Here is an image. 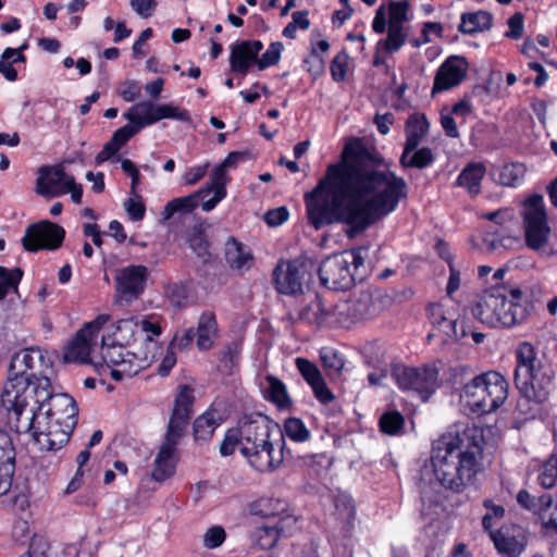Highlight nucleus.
Instances as JSON below:
<instances>
[{"instance_id":"nucleus-1","label":"nucleus","mask_w":557,"mask_h":557,"mask_svg":"<svg viewBox=\"0 0 557 557\" xmlns=\"http://www.w3.org/2000/svg\"><path fill=\"white\" fill-rule=\"evenodd\" d=\"M307 216L320 230L345 223L360 232L383 214V159L367 137L349 138L336 163L305 194Z\"/></svg>"},{"instance_id":"nucleus-2","label":"nucleus","mask_w":557,"mask_h":557,"mask_svg":"<svg viewBox=\"0 0 557 557\" xmlns=\"http://www.w3.org/2000/svg\"><path fill=\"white\" fill-rule=\"evenodd\" d=\"M18 401L9 413L17 433H27L40 450L60 449L77 423L76 401L67 394H53L50 380L39 377L36 393Z\"/></svg>"},{"instance_id":"nucleus-3","label":"nucleus","mask_w":557,"mask_h":557,"mask_svg":"<svg viewBox=\"0 0 557 557\" xmlns=\"http://www.w3.org/2000/svg\"><path fill=\"white\" fill-rule=\"evenodd\" d=\"M483 430L458 422L432 443L431 463L436 481L445 490L462 492L481 470Z\"/></svg>"},{"instance_id":"nucleus-4","label":"nucleus","mask_w":557,"mask_h":557,"mask_svg":"<svg viewBox=\"0 0 557 557\" xmlns=\"http://www.w3.org/2000/svg\"><path fill=\"white\" fill-rule=\"evenodd\" d=\"M515 383L521 394L517 410L534 417L539 406L548 400L554 384L552 369L536 359L531 344L523 343L517 349Z\"/></svg>"},{"instance_id":"nucleus-5","label":"nucleus","mask_w":557,"mask_h":557,"mask_svg":"<svg viewBox=\"0 0 557 557\" xmlns=\"http://www.w3.org/2000/svg\"><path fill=\"white\" fill-rule=\"evenodd\" d=\"M472 314L493 327H511L529 315V305L519 288L495 284L481 295Z\"/></svg>"},{"instance_id":"nucleus-6","label":"nucleus","mask_w":557,"mask_h":557,"mask_svg":"<svg viewBox=\"0 0 557 557\" xmlns=\"http://www.w3.org/2000/svg\"><path fill=\"white\" fill-rule=\"evenodd\" d=\"M272 429L271 421L260 413L246 417L238 426L242 454L261 472L274 469L283 459V453L275 451L269 441Z\"/></svg>"},{"instance_id":"nucleus-7","label":"nucleus","mask_w":557,"mask_h":557,"mask_svg":"<svg viewBox=\"0 0 557 557\" xmlns=\"http://www.w3.org/2000/svg\"><path fill=\"white\" fill-rule=\"evenodd\" d=\"M508 397V382L490 371L473 377L460 392V403L471 413L486 414L498 409Z\"/></svg>"},{"instance_id":"nucleus-8","label":"nucleus","mask_w":557,"mask_h":557,"mask_svg":"<svg viewBox=\"0 0 557 557\" xmlns=\"http://www.w3.org/2000/svg\"><path fill=\"white\" fill-rule=\"evenodd\" d=\"M36 358L40 356L33 349H22L12 356L9 377L0 396L1 405L7 411L16 407L18 401L25 404V399L36 393L40 376L28 373L34 368Z\"/></svg>"},{"instance_id":"nucleus-9","label":"nucleus","mask_w":557,"mask_h":557,"mask_svg":"<svg viewBox=\"0 0 557 557\" xmlns=\"http://www.w3.org/2000/svg\"><path fill=\"white\" fill-rule=\"evenodd\" d=\"M161 326L157 320L150 317H129L119 320L112 332L107 336L119 345H135L138 349L139 359L157 357V337L161 335Z\"/></svg>"},{"instance_id":"nucleus-10","label":"nucleus","mask_w":557,"mask_h":557,"mask_svg":"<svg viewBox=\"0 0 557 557\" xmlns=\"http://www.w3.org/2000/svg\"><path fill=\"white\" fill-rule=\"evenodd\" d=\"M126 345L113 344L110 336H103L101 341V362H98L99 371H109L111 377L121 381L125 377L136 375L156 359L150 357L146 360L139 359L138 349L125 350Z\"/></svg>"},{"instance_id":"nucleus-11","label":"nucleus","mask_w":557,"mask_h":557,"mask_svg":"<svg viewBox=\"0 0 557 557\" xmlns=\"http://www.w3.org/2000/svg\"><path fill=\"white\" fill-rule=\"evenodd\" d=\"M522 226L528 248L541 252L548 245L552 228L548 224L544 198L533 195L522 206Z\"/></svg>"},{"instance_id":"nucleus-12","label":"nucleus","mask_w":557,"mask_h":557,"mask_svg":"<svg viewBox=\"0 0 557 557\" xmlns=\"http://www.w3.org/2000/svg\"><path fill=\"white\" fill-rule=\"evenodd\" d=\"M362 258L356 251H344L327 257L319 268V277L323 286L333 290H347L354 286L355 271Z\"/></svg>"},{"instance_id":"nucleus-13","label":"nucleus","mask_w":557,"mask_h":557,"mask_svg":"<svg viewBox=\"0 0 557 557\" xmlns=\"http://www.w3.org/2000/svg\"><path fill=\"white\" fill-rule=\"evenodd\" d=\"M110 321L109 314H99L96 319L87 322L74 338L66 345L63 352L65 362L92 363L98 368V362L91 357L97 345L98 333L101 327Z\"/></svg>"},{"instance_id":"nucleus-14","label":"nucleus","mask_w":557,"mask_h":557,"mask_svg":"<svg viewBox=\"0 0 557 557\" xmlns=\"http://www.w3.org/2000/svg\"><path fill=\"white\" fill-rule=\"evenodd\" d=\"M410 2L408 0L389 1L385 16V53L398 51L410 35Z\"/></svg>"},{"instance_id":"nucleus-15","label":"nucleus","mask_w":557,"mask_h":557,"mask_svg":"<svg viewBox=\"0 0 557 557\" xmlns=\"http://www.w3.org/2000/svg\"><path fill=\"white\" fill-rule=\"evenodd\" d=\"M148 269L141 264H131L116 270L115 302L124 306L137 299L144 292Z\"/></svg>"},{"instance_id":"nucleus-16","label":"nucleus","mask_w":557,"mask_h":557,"mask_svg":"<svg viewBox=\"0 0 557 557\" xmlns=\"http://www.w3.org/2000/svg\"><path fill=\"white\" fill-rule=\"evenodd\" d=\"M64 236L63 227L50 221H41L26 228L22 243L28 251L54 250L62 245Z\"/></svg>"},{"instance_id":"nucleus-17","label":"nucleus","mask_w":557,"mask_h":557,"mask_svg":"<svg viewBox=\"0 0 557 557\" xmlns=\"http://www.w3.org/2000/svg\"><path fill=\"white\" fill-rule=\"evenodd\" d=\"M298 529V518L295 515H285L277 521H265L257 527L252 537L260 548L271 549L281 537L292 536Z\"/></svg>"},{"instance_id":"nucleus-18","label":"nucleus","mask_w":557,"mask_h":557,"mask_svg":"<svg viewBox=\"0 0 557 557\" xmlns=\"http://www.w3.org/2000/svg\"><path fill=\"white\" fill-rule=\"evenodd\" d=\"M73 176L67 174L62 165H45L38 170L36 193L46 198L67 194Z\"/></svg>"},{"instance_id":"nucleus-19","label":"nucleus","mask_w":557,"mask_h":557,"mask_svg":"<svg viewBox=\"0 0 557 557\" xmlns=\"http://www.w3.org/2000/svg\"><path fill=\"white\" fill-rule=\"evenodd\" d=\"M194 388L188 385L180 386L174 399V406L169 420L166 434L181 438L183 437L184 431L194 412Z\"/></svg>"},{"instance_id":"nucleus-20","label":"nucleus","mask_w":557,"mask_h":557,"mask_svg":"<svg viewBox=\"0 0 557 557\" xmlns=\"http://www.w3.org/2000/svg\"><path fill=\"white\" fill-rule=\"evenodd\" d=\"M468 61L460 55L448 57L437 69L432 87V95L458 86L467 76Z\"/></svg>"},{"instance_id":"nucleus-21","label":"nucleus","mask_w":557,"mask_h":557,"mask_svg":"<svg viewBox=\"0 0 557 557\" xmlns=\"http://www.w3.org/2000/svg\"><path fill=\"white\" fill-rule=\"evenodd\" d=\"M181 437L166 434L156 455L152 465L151 479L156 482H163L175 473L178 461L177 444Z\"/></svg>"},{"instance_id":"nucleus-22","label":"nucleus","mask_w":557,"mask_h":557,"mask_svg":"<svg viewBox=\"0 0 557 557\" xmlns=\"http://www.w3.org/2000/svg\"><path fill=\"white\" fill-rule=\"evenodd\" d=\"M245 154L243 152L234 151L230 152L226 158L212 171L210 181L208 184L214 189V195L202 203V210L209 212L215 208V206L226 197V184L228 177L226 170L236 166V164L244 160Z\"/></svg>"},{"instance_id":"nucleus-23","label":"nucleus","mask_w":557,"mask_h":557,"mask_svg":"<svg viewBox=\"0 0 557 557\" xmlns=\"http://www.w3.org/2000/svg\"><path fill=\"white\" fill-rule=\"evenodd\" d=\"M492 539L497 550L508 557L520 556L527 545L524 531L519 525L503 527Z\"/></svg>"},{"instance_id":"nucleus-24","label":"nucleus","mask_w":557,"mask_h":557,"mask_svg":"<svg viewBox=\"0 0 557 557\" xmlns=\"http://www.w3.org/2000/svg\"><path fill=\"white\" fill-rule=\"evenodd\" d=\"M273 276L275 287L281 294L293 295L302 290L304 272L296 261L278 263Z\"/></svg>"},{"instance_id":"nucleus-25","label":"nucleus","mask_w":557,"mask_h":557,"mask_svg":"<svg viewBox=\"0 0 557 557\" xmlns=\"http://www.w3.org/2000/svg\"><path fill=\"white\" fill-rule=\"evenodd\" d=\"M262 48L263 45L260 40H243L234 45L230 55L232 71L245 76L250 65L259 59L258 54Z\"/></svg>"},{"instance_id":"nucleus-26","label":"nucleus","mask_w":557,"mask_h":557,"mask_svg":"<svg viewBox=\"0 0 557 557\" xmlns=\"http://www.w3.org/2000/svg\"><path fill=\"white\" fill-rule=\"evenodd\" d=\"M295 363L301 376L311 386L314 396L322 404H327L334 399L333 393L326 386L320 370L314 363L301 357L296 358Z\"/></svg>"},{"instance_id":"nucleus-27","label":"nucleus","mask_w":557,"mask_h":557,"mask_svg":"<svg viewBox=\"0 0 557 557\" xmlns=\"http://www.w3.org/2000/svg\"><path fill=\"white\" fill-rule=\"evenodd\" d=\"M15 469V449L8 432L0 430V495L5 494Z\"/></svg>"},{"instance_id":"nucleus-28","label":"nucleus","mask_w":557,"mask_h":557,"mask_svg":"<svg viewBox=\"0 0 557 557\" xmlns=\"http://www.w3.org/2000/svg\"><path fill=\"white\" fill-rule=\"evenodd\" d=\"M411 382L409 389L419 394L421 399L426 401L438 387L437 369L433 366L414 368Z\"/></svg>"},{"instance_id":"nucleus-29","label":"nucleus","mask_w":557,"mask_h":557,"mask_svg":"<svg viewBox=\"0 0 557 557\" xmlns=\"http://www.w3.org/2000/svg\"><path fill=\"white\" fill-rule=\"evenodd\" d=\"M333 307L326 306L322 298L314 294L312 298L300 309L299 319L317 326L331 324Z\"/></svg>"},{"instance_id":"nucleus-30","label":"nucleus","mask_w":557,"mask_h":557,"mask_svg":"<svg viewBox=\"0 0 557 557\" xmlns=\"http://www.w3.org/2000/svg\"><path fill=\"white\" fill-rule=\"evenodd\" d=\"M159 104L145 100L132 106L124 117L139 132L148 125L159 122Z\"/></svg>"},{"instance_id":"nucleus-31","label":"nucleus","mask_w":557,"mask_h":557,"mask_svg":"<svg viewBox=\"0 0 557 557\" xmlns=\"http://www.w3.org/2000/svg\"><path fill=\"white\" fill-rule=\"evenodd\" d=\"M224 256L230 268L238 272L248 270L253 262L250 249L234 237L225 242Z\"/></svg>"},{"instance_id":"nucleus-32","label":"nucleus","mask_w":557,"mask_h":557,"mask_svg":"<svg viewBox=\"0 0 557 557\" xmlns=\"http://www.w3.org/2000/svg\"><path fill=\"white\" fill-rule=\"evenodd\" d=\"M212 193L214 194V189L207 183L202 188L189 196L173 199L164 208L165 219H170L176 212L194 210L198 206L199 199L202 200V205L206 200L210 199L208 197Z\"/></svg>"},{"instance_id":"nucleus-33","label":"nucleus","mask_w":557,"mask_h":557,"mask_svg":"<svg viewBox=\"0 0 557 557\" xmlns=\"http://www.w3.org/2000/svg\"><path fill=\"white\" fill-rule=\"evenodd\" d=\"M197 347L200 350L210 349L218 337V322L214 312L205 311L197 324Z\"/></svg>"},{"instance_id":"nucleus-34","label":"nucleus","mask_w":557,"mask_h":557,"mask_svg":"<svg viewBox=\"0 0 557 557\" xmlns=\"http://www.w3.org/2000/svg\"><path fill=\"white\" fill-rule=\"evenodd\" d=\"M407 197V184L404 178L385 171V215L394 211L398 202Z\"/></svg>"},{"instance_id":"nucleus-35","label":"nucleus","mask_w":557,"mask_h":557,"mask_svg":"<svg viewBox=\"0 0 557 557\" xmlns=\"http://www.w3.org/2000/svg\"><path fill=\"white\" fill-rule=\"evenodd\" d=\"M250 510L267 518V521H277L282 516L293 515L286 502L275 498H260L251 505Z\"/></svg>"},{"instance_id":"nucleus-36","label":"nucleus","mask_w":557,"mask_h":557,"mask_svg":"<svg viewBox=\"0 0 557 557\" xmlns=\"http://www.w3.org/2000/svg\"><path fill=\"white\" fill-rule=\"evenodd\" d=\"M221 416L216 410L209 409L199 416L194 422V435L196 441H208L214 430L221 424Z\"/></svg>"},{"instance_id":"nucleus-37","label":"nucleus","mask_w":557,"mask_h":557,"mask_svg":"<svg viewBox=\"0 0 557 557\" xmlns=\"http://www.w3.org/2000/svg\"><path fill=\"white\" fill-rule=\"evenodd\" d=\"M485 174V166L482 163L468 164L459 174L457 185L466 188L470 195L480 193V184Z\"/></svg>"},{"instance_id":"nucleus-38","label":"nucleus","mask_w":557,"mask_h":557,"mask_svg":"<svg viewBox=\"0 0 557 557\" xmlns=\"http://www.w3.org/2000/svg\"><path fill=\"white\" fill-rule=\"evenodd\" d=\"M492 23L493 16L486 11L463 13L458 29L463 34H473L490 29Z\"/></svg>"},{"instance_id":"nucleus-39","label":"nucleus","mask_w":557,"mask_h":557,"mask_svg":"<svg viewBox=\"0 0 557 557\" xmlns=\"http://www.w3.org/2000/svg\"><path fill=\"white\" fill-rule=\"evenodd\" d=\"M27 48L24 44L20 48H5L0 57V73L9 82H15L17 79V72L13 67L15 63H24L26 57L22 53Z\"/></svg>"},{"instance_id":"nucleus-40","label":"nucleus","mask_w":557,"mask_h":557,"mask_svg":"<svg viewBox=\"0 0 557 557\" xmlns=\"http://www.w3.org/2000/svg\"><path fill=\"white\" fill-rule=\"evenodd\" d=\"M187 242L190 249L202 259L203 262H208L211 253L209 250L210 244L206 235V226L202 223H197L191 226L187 232Z\"/></svg>"},{"instance_id":"nucleus-41","label":"nucleus","mask_w":557,"mask_h":557,"mask_svg":"<svg viewBox=\"0 0 557 557\" xmlns=\"http://www.w3.org/2000/svg\"><path fill=\"white\" fill-rule=\"evenodd\" d=\"M263 389L270 401L280 408L289 407L292 401L285 384L273 375H267Z\"/></svg>"},{"instance_id":"nucleus-42","label":"nucleus","mask_w":557,"mask_h":557,"mask_svg":"<svg viewBox=\"0 0 557 557\" xmlns=\"http://www.w3.org/2000/svg\"><path fill=\"white\" fill-rule=\"evenodd\" d=\"M517 500L519 505L539 515L541 519H543V516H547V511L553 505V498L549 494L534 497L527 491H520L517 495Z\"/></svg>"},{"instance_id":"nucleus-43","label":"nucleus","mask_w":557,"mask_h":557,"mask_svg":"<svg viewBox=\"0 0 557 557\" xmlns=\"http://www.w3.org/2000/svg\"><path fill=\"white\" fill-rule=\"evenodd\" d=\"M429 122L423 114H413L407 121V139L408 150H414L422 137L426 134Z\"/></svg>"},{"instance_id":"nucleus-44","label":"nucleus","mask_w":557,"mask_h":557,"mask_svg":"<svg viewBox=\"0 0 557 557\" xmlns=\"http://www.w3.org/2000/svg\"><path fill=\"white\" fill-rule=\"evenodd\" d=\"M434 156L430 148H421L414 150H408L405 145L404 152L400 157V163L404 168H417L423 169L433 163Z\"/></svg>"},{"instance_id":"nucleus-45","label":"nucleus","mask_w":557,"mask_h":557,"mask_svg":"<svg viewBox=\"0 0 557 557\" xmlns=\"http://www.w3.org/2000/svg\"><path fill=\"white\" fill-rule=\"evenodd\" d=\"M23 272L20 268L5 269L0 267V300L11 292L17 293V285L22 278Z\"/></svg>"},{"instance_id":"nucleus-46","label":"nucleus","mask_w":557,"mask_h":557,"mask_svg":"<svg viewBox=\"0 0 557 557\" xmlns=\"http://www.w3.org/2000/svg\"><path fill=\"white\" fill-rule=\"evenodd\" d=\"M282 435L294 442L304 443L310 438V431L299 418H288L284 422Z\"/></svg>"},{"instance_id":"nucleus-47","label":"nucleus","mask_w":557,"mask_h":557,"mask_svg":"<svg viewBox=\"0 0 557 557\" xmlns=\"http://www.w3.org/2000/svg\"><path fill=\"white\" fill-rule=\"evenodd\" d=\"M320 359L330 375L338 374L345 366L343 356L332 347H322L320 349Z\"/></svg>"},{"instance_id":"nucleus-48","label":"nucleus","mask_w":557,"mask_h":557,"mask_svg":"<svg viewBox=\"0 0 557 557\" xmlns=\"http://www.w3.org/2000/svg\"><path fill=\"white\" fill-rule=\"evenodd\" d=\"M539 483L544 488H552L557 483V455H550L541 467Z\"/></svg>"},{"instance_id":"nucleus-49","label":"nucleus","mask_w":557,"mask_h":557,"mask_svg":"<svg viewBox=\"0 0 557 557\" xmlns=\"http://www.w3.org/2000/svg\"><path fill=\"white\" fill-rule=\"evenodd\" d=\"M524 174V168L519 163L506 164L500 169L499 183L505 186H516Z\"/></svg>"},{"instance_id":"nucleus-50","label":"nucleus","mask_w":557,"mask_h":557,"mask_svg":"<svg viewBox=\"0 0 557 557\" xmlns=\"http://www.w3.org/2000/svg\"><path fill=\"white\" fill-rule=\"evenodd\" d=\"M428 312L431 323L442 332L446 329V324L455 318L454 314L440 304L430 305Z\"/></svg>"},{"instance_id":"nucleus-51","label":"nucleus","mask_w":557,"mask_h":557,"mask_svg":"<svg viewBox=\"0 0 557 557\" xmlns=\"http://www.w3.org/2000/svg\"><path fill=\"white\" fill-rule=\"evenodd\" d=\"M405 433V418L397 410L385 411V435L399 436Z\"/></svg>"},{"instance_id":"nucleus-52","label":"nucleus","mask_w":557,"mask_h":557,"mask_svg":"<svg viewBox=\"0 0 557 557\" xmlns=\"http://www.w3.org/2000/svg\"><path fill=\"white\" fill-rule=\"evenodd\" d=\"M283 49L284 46L281 41L272 42L267 49V51L262 53V55L258 60H256L258 69L264 70L269 66L277 64L281 59Z\"/></svg>"},{"instance_id":"nucleus-53","label":"nucleus","mask_w":557,"mask_h":557,"mask_svg":"<svg viewBox=\"0 0 557 557\" xmlns=\"http://www.w3.org/2000/svg\"><path fill=\"white\" fill-rule=\"evenodd\" d=\"M413 369L411 367H407L403 363H392L391 366V376L396 382V384L401 389H409L411 385V379L413 374Z\"/></svg>"},{"instance_id":"nucleus-54","label":"nucleus","mask_w":557,"mask_h":557,"mask_svg":"<svg viewBox=\"0 0 557 557\" xmlns=\"http://www.w3.org/2000/svg\"><path fill=\"white\" fill-rule=\"evenodd\" d=\"M334 505L339 518L349 522L355 517V507L349 495L341 493L335 496Z\"/></svg>"},{"instance_id":"nucleus-55","label":"nucleus","mask_w":557,"mask_h":557,"mask_svg":"<svg viewBox=\"0 0 557 557\" xmlns=\"http://www.w3.org/2000/svg\"><path fill=\"white\" fill-rule=\"evenodd\" d=\"M302 66L305 71L310 73L313 77H319L324 72L325 62L323 57L317 52V49L311 48V52L309 57L304 60Z\"/></svg>"},{"instance_id":"nucleus-56","label":"nucleus","mask_w":557,"mask_h":557,"mask_svg":"<svg viewBox=\"0 0 557 557\" xmlns=\"http://www.w3.org/2000/svg\"><path fill=\"white\" fill-rule=\"evenodd\" d=\"M447 341H459L468 335L466 321L459 317H455L443 331Z\"/></svg>"},{"instance_id":"nucleus-57","label":"nucleus","mask_w":557,"mask_h":557,"mask_svg":"<svg viewBox=\"0 0 557 557\" xmlns=\"http://www.w3.org/2000/svg\"><path fill=\"white\" fill-rule=\"evenodd\" d=\"M124 208L133 221H140L145 216L146 207L137 191L136 195H129V198L124 202Z\"/></svg>"},{"instance_id":"nucleus-58","label":"nucleus","mask_w":557,"mask_h":557,"mask_svg":"<svg viewBox=\"0 0 557 557\" xmlns=\"http://www.w3.org/2000/svg\"><path fill=\"white\" fill-rule=\"evenodd\" d=\"M159 121L163 119H173L182 122H189L190 116L187 110L180 109L171 103L159 104Z\"/></svg>"},{"instance_id":"nucleus-59","label":"nucleus","mask_w":557,"mask_h":557,"mask_svg":"<svg viewBox=\"0 0 557 557\" xmlns=\"http://www.w3.org/2000/svg\"><path fill=\"white\" fill-rule=\"evenodd\" d=\"M348 65V55L342 51L337 53L331 62V75L335 82H343L346 77Z\"/></svg>"},{"instance_id":"nucleus-60","label":"nucleus","mask_w":557,"mask_h":557,"mask_svg":"<svg viewBox=\"0 0 557 557\" xmlns=\"http://www.w3.org/2000/svg\"><path fill=\"white\" fill-rule=\"evenodd\" d=\"M237 446H239V449L242 450V437L238 429L228 430L220 446V453L223 456H230L234 453Z\"/></svg>"},{"instance_id":"nucleus-61","label":"nucleus","mask_w":557,"mask_h":557,"mask_svg":"<svg viewBox=\"0 0 557 557\" xmlns=\"http://www.w3.org/2000/svg\"><path fill=\"white\" fill-rule=\"evenodd\" d=\"M225 541V531L222 527H211L203 535V546L207 548H216Z\"/></svg>"},{"instance_id":"nucleus-62","label":"nucleus","mask_w":557,"mask_h":557,"mask_svg":"<svg viewBox=\"0 0 557 557\" xmlns=\"http://www.w3.org/2000/svg\"><path fill=\"white\" fill-rule=\"evenodd\" d=\"M508 32H506L505 36L511 39H520L524 29V17L520 12L515 13L507 21Z\"/></svg>"},{"instance_id":"nucleus-63","label":"nucleus","mask_w":557,"mask_h":557,"mask_svg":"<svg viewBox=\"0 0 557 557\" xmlns=\"http://www.w3.org/2000/svg\"><path fill=\"white\" fill-rule=\"evenodd\" d=\"M119 94L125 101L132 102L140 97L141 87L138 82L127 79L122 83Z\"/></svg>"},{"instance_id":"nucleus-64","label":"nucleus","mask_w":557,"mask_h":557,"mask_svg":"<svg viewBox=\"0 0 557 557\" xmlns=\"http://www.w3.org/2000/svg\"><path fill=\"white\" fill-rule=\"evenodd\" d=\"M209 166H210V163L206 162L203 164H199V165L188 169L183 176L184 183L188 186H193V185L197 184L200 180H202L205 177V175L208 172Z\"/></svg>"}]
</instances>
